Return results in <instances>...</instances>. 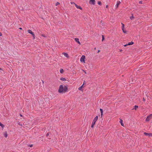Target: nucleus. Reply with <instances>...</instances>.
<instances>
[{
  "mask_svg": "<svg viewBox=\"0 0 152 152\" xmlns=\"http://www.w3.org/2000/svg\"><path fill=\"white\" fill-rule=\"evenodd\" d=\"M102 41H103V40L104 39V36L103 35H102Z\"/></svg>",
  "mask_w": 152,
  "mask_h": 152,
  "instance_id": "28",
  "label": "nucleus"
},
{
  "mask_svg": "<svg viewBox=\"0 0 152 152\" xmlns=\"http://www.w3.org/2000/svg\"><path fill=\"white\" fill-rule=\"evenodd\" d=\"M7 134L6 132H5L4 134V136L5 138H7Z\"/></svg>",
  "mask_w": 152,
  "mask_h": 152,
  "instance_id": "13",
  "label": "nucleus"
},
{
  "mask_svg": "<svg viewBox=\"0 0 152 152\" xmlns=\"http://www.w3.org/2000/svg\"><path fill=\"white\" fill-rule=\"evenodd\" d=\"M49 135V133H47L46 134V136L48 137Z\"/></svg>",
  "mask_w": 152,
  "mask_h": 152,
  "instance_id": "30",
  "label": "nucleus"
},
{
  "mask_svg": "<svg viewBox=\"0 0 152 152\" xmlns=\"http://www.w3.org/2000/svg\"><path fill=\"white\" fill-rule=\"evenodd\" d=\"M75 6L77 8L81 10H82V7H80V6H78V5H77L76 4H75Z\"/></svg>",
  "mask_w": 152,
  "mask_h": 152,
  "instance_id": "9",
  "label": "nucleus"
},
{
  "mask_svg": "<svg viewBox=\"0 0 152 152\" xmlns=\"http://www.w3.org/2000/svg\"><path fill=\"white\" fill-rule=\"evenodd\" d=\"M139 3L140 4H142V1H140L139 2Z\"/></svg>",
  "mask_w": 152,
  "mask_h": 152,
  "instance_id": "29",
  "label": "nucleus"
},
{
  "mask_svg": "<svg viewBox=\"0 0 152 152\" xmlns=\"http://www.w3.org/2000/svg\"><path fill=\"white\" fill-rule=\"evenodd\" d=\"M75 41L76 42H77L80 45V43L79 41V39L78 38H76L75 39Z\"/></svg>",
  "mask_w": 152,
  "mask_h": 152,
  "instance_id": "8",
  "label": "nucleus"
},
{
  "mask_svg": "<svg viewBox=\"0 0 152 152\" xmlns=\"http://www.w3.org/2000/svg\"><path fill=\"white\" fill-rule=\"evenodd\" d=\"M98 119V116H96L94 118L93 122L92 123L91 125V127L93 128L94 125H95V123L96 121Z\"/></svg>",
  "mask_w": 152,
  "mask_h": 152,
  "instance_id": "2",
  "label": "nucleus"
},
{
  "mask_svg": "<svg viewBox=\"0 0 152 152\" xmlns=\"http://www.w3.org/2000/svg\"><path fill=\"white\" fill-rule=\"evenodd\" d=\"M19 28V29H22V28Z\"/></svg>",
  "mask_w": 152,
  "mask_h": 152,
  "instance_id": "38",
  "label": "nucleus"
},
{
  "mask_svg": "<svg viewBox=\"0 0 152 152\" xmlns=\"http://www.w3.org/2000/svg\"><path fill=\"white\" fill-rule=\"evenodd\" d=\"M143 100L144 101H145V99L144 98H143Z\"/></svg>",
  "mask_w": 152,
  "mask_h": 152,
  "instance_id": "32",
  "label": "nucleus"
},
{
  "mask_svg": "<svg viewBox=\"0 0 152 152\" xmlns=\"http://www.w3.org/2000/svg\"><path fill=\"white\" fill-rule=\"evenodd\" d=\"M106 7L107 8L108 7V5H106Z\"/></svg>",
  "mask_w": 152,
  "mask_h": 152,
  "instance_id": "34",
  "label": "nucleus"
},
{
  "mask_svg": "<svg viewBox=\"0 0 152 152\" xmlns=\"http://www.w3.org/2000/svg\"><path fill=\"white\" fill-rule=\"evenodd\" d=\"M0 126H1L2 128L4 127V126L0 122Z\"/></svg>",
  "mask_w": 152,
  "mask_h": 152,
  "instance_id": "20",
  "label": "nucleus"
},
{
  "mask_svg": "<svg viewBox=\"0 0 152 152\" xmlns=\"http://www.w3.org/2000/svg\"><path fill=\"white\" fill-rule=\"evenodd\" d=\"M63 54L64 55V56L66 57L67 58H68L69 56L68 55V54L66 53H63Z\"/></svg>",
  "mask_w": 152,
  "mask_h": 152,
  "instance_id": "12",
  "label": "nucleus"
},
{
  "mask_svg": "<svg viewBox=\"0 0 152 152\" xmlns=\"http://www.w3.org/2000/svg\"><path fill=\"white\" fill-rule=\"evenodd\" d=\"M121 24L122 25V29L123 30L124 29V24L122 23H121Z\"/></svg>",
  "mask_w": 152,
  "mask_h": 152,
  "instance_id": "18",
  "label": "nucleus"
},
{
  "mask_svg": "<svg viewBox=\"0 0 152 152\" xmlns=\"http://www.w3.org/2000/svg\"><path fill=\"white\" fill-rule=\"evenodd\" d=\"M71 3L72 4H75V5L76 4L74 2H71Z\"/></svg>",
  "mask_w": 152,
  "mask_h": 152,
  "instance_id": "27",
  "label": "nucleus"
},
{
  "mask_svg": "<svg viewBox=\"0 0 152 152\" xmlns=\"http://www.w3.org/2000/svg\"><path fill=\"white\" fill-rule=\"evenodd\" d=\"M30 146L31 147H32L33 146V145L31 144V145Z\"/></svg>",
  "mask_w": 152,
  "mask_h": 152,
  "instance_id": "33",
  "label": "nucleus"
},
{
  "mask_svg": "<svg viewBox=\"0 0 152 152\" xmlns=\"http://www.w3.org/2000/svg\"><path fill=\"white\" fill-rule=\"evenodd\" d=\"M60 72L61 73H63V72H64V70L63 69H61L60 70Z\"/></svg>",
  "mask_w": 152,
  "mask_h": 152,
  "instance_id": "19",
  "label": "nucleus"
},
{
  "mask_svg": "<svg viewBox=\"0 0 152 152\" xmlns=\"http://www.w3.org/2000/svg\"><path fill=\"white\" fill-rule=\"evenodd\" d=\"M138 107V106L137 105H135L134 106V108L133 109H135L136 110V108Z\"/></svg>",
  "mask_w": 152,
  "mask_h": 152,
  "instance_id": "17",
  "label": "nucleus"
},
{
  "mask_svg": "<svg viewBox=\"0 0 152 152\" xmlns=\"http://www.w3.org/2000/svg\"><path fill=\"white\" fill-rule=\"evenodd\" d=\"M67 89V88L65 86L61 85L60 86L58 92L60 93H65Z\"/></svg>",
  "mask_w": 152,
  "mask_h": 152,
  "instance_id": "1",
  "label": "nucleus"
},
{
  "mask_svg": "<svg viewBox=\"0 0 152 152\" xmlns=\"http://www.w3.org/2000/svg\"><path fill=\"white\" fill-rule=\"evenodd\" d=\"M2 35L1 33L0 32V36H1Z\"/></svg>",
  "mask_w": 152,
  "mask_h": 152,
  "instance_id": "35",
  "label": "nucleus"
},
{
  "mask_svg": "<svg viewBox=\"0 0 152 152\" xmlns=\"http://www.w3.org/2000/svg\"><path fill=\"white\" fill-rule=\"evenodd\" d=\"M85 82V81H84V82Z\"/></svg>",
  "mask_w": 152,
  "mask_h": 152,
  "instance_id": "42",
  "label": "nucleus"
},
{
  "mask_svg": "<svg viewBox=\"0 0 152 152\" xmlns=\"http://www.w3.org/2000/svg\"><path fill=\"white\" fill-rule=\"evenodd\" d=\"M119 122L121 124L122 126H124V124L123 123V120L122 119H120Z\"/></svg>",
  "mask_w": 152,
  "mask_h": 152,
  "instance_id": "11",
  "label": "nucleus"
},
{
  "mask_svg": "<svg viewBox=\"0 0 152 152\" xmlns=\"http://www.w3.org/2000/svg\"><path fill=\"white\" fill-rule=\"evenodd\" d=\"M127 45H128V44L124 45V47H126V46H127Z\"/></svg>",
  "mask_w": 152,
  "mask_h": 152,
  "instance_id": "31",
  "label": "nucleus"
},
{
  "mask_svg": "<svg viewBox=\"0 0 152 152\" xmlns=\"http://www.w3.org/2000/svg\"><path fill=\"white\" fill-rule=\"evenodd\" d=\"M60 4L58 2H57L56 4V5L57 6L59 4Z\"/></svg>",
  "mask_w": 152,
  "mask_h": 152,
  "instance_id": "25",
  "label": "nucleus"
},
{
  "mask_svg": "<svg viewBox=\"0 0 152 152\" xmlns=\"http://www.w3.org/2000/svg\"><path fill=\"white\" fill-rule=\"evenodd\" d=\"M120 3H121V2L120 1H118L117 2L115 6V7L116 8H118Z\"/></svg>",
  "mask_w": 152,
  "mask_h": 152,
  "instance_id": "6",
  "label": "nucleus"
},
{
  "mask_svg": "<svg viewBox=\"0 0 152 152\" xmlns=\"http://www.w3.org/2000/svg\"><path fill=\"white\" fill-rule=\"evenodd\" d=\"M90 3L91 4L93 5H94L95 4V0H90Z\"/></svg>",
  "mask_w": 152,
  "mask_h": 152,
  "instance_id": "7",
  "label": "nucleus"
},
{
  "mask_svg": "<svg viewBox=\"0 0 152 152\" xmlns=\"http://www.w3.org/2000/svg\"><path fill=\"white\" fill-rule=\"evenodd\" d=\"M20 116L21 117H22V115L21 114H20Z\"/></svg>",
  "mask_w": 152,
  "mask_h": 152,
  "instance_id": "39",
  "label": "nucleus"
},
{
  "mask_svg": "<svg viewBox=\"0 0 152 152\" xmlns=\"http://www.w3.org/2000/svg\"><path fill=\"white\" fill-rule=\"evenodd\" d=\"M32 35L33 37H34V39H35V35L34 34H32Z\"/></svg>",
  "mask_w": 152,
  "mask_h": 152,
  "instance_id": "26",
  "label": "nucleus"
},
{
  "mask_svg": "<svg viewBox=\"0 0 152 152\" xmlns=\"http://www.w3.org/2000/svg\"><path fill=\"white\" fill-rule=\"evenodd\" d=\"M122 30V31H123V32L124 33H126V30H124V29H123V30Z\"/></svg>",
  "mask_w": 152,
  "mask_h": 152,
  "instance_id": "24",
  "label": "nucleus"
},
{
  "mask_svg": "<svg viewBox=\"0 0 152 152\" xmlns=\"http://www.w3.org/2000/svg\"><path fill=\"white\" fill-rule=\"evenodd\" d=\"M85 56L82 55L80 59V61L82 62H85Z\"/></svg>",
  "mask_w": 152,
  "mask_h": 152,
  "instance_id": "4",
  "label": "nucleus"
},
{
  "mask_svg": "<svg viewBox=\"0 0 152 152\" xmlns=\"http://www.w3.org/2000/svg\"><path fill=\"white\" fill-rule=\"evenodd\" d=\"M134 18V17L133 16V15H132V16H131L130 18V19L131 20H132Z\"/></svg>",
  "mask_w": 152,
  "mask_h": 152,
  "instance_id": "23",
  "label": "nucleus"
},
{
  "mask_svg": "<svg viewBox=\"0 0 152 152\" xmlns=\"http://www.w3.org/2000/svg\"><path fill=\"white\" fill-rule=\"evenodd\" d=\"M152 118V114H150L145 119V121H148L150 120Z\"/></svg>",
  "mask_w": 152,
  "mask_h": 152,
  "instance_id": "3",
  "label": "nucleus"
},
{
  "mask_svg": "<svg viewBox=\"0 0 152 152\" xmlns=\"http://www.w3.org/2000/svg\"><path fill=\"white\" fill-rule=\"evenodd\" d=\"M145 135L146 136H148L149 137L152 136V133H147L146 132L144 133Z\"/></svg>",
  "mask_w": 152,
  "mask_h": 152,
  "instance_id": "5",
  "label": "nucleus"
},
{
  "mask_svg": "<svg viewBox=\"0 0 152 152\" xmlns=\"http://www.w3.org/2000/svg\"><path fill=\"white\" fill-rule=\"evenodd\" d=\"M133 43H134V42H129L128 44V45H132L133 44Z\"/></svg>",
  "mask_w": 152,
  "mask_h": 152,
  "instance_id": "15",
  "label": "nucleus"
},
{
  "mask_svg": "<svg viewBox=\"0 0 152 152\" xmlns=\"http://www.w3.org/2000/svg\"><path fill=\"white\" fill-rule=\"evenodd\" d=\"M122 50H120V52H121V51H122Z\"/></svg>",
  "mask_w": 152,
  "mask_h": 152,
  "instance_id": "37",
  "label": "nucleus"
},
{
  "mask_svg": "<svg viewBox=\"0 0 152 152\" xmlns=\"http://www.w3.org/2000/svg\"><path fill=\"white\" fill-rule=\"evenodd\" d=\"M99 52H100V50H98V51L97 53H99Z\"/></svg>",
  "mask_w": 152,
  "mask_h": 152,
  "instance_id": "36",
  "label": "nucleus"
},
{
  "mask_svg": "<svg viewBox=\"0 0 152 152\" xmlns=\"http://www.w3.org/2000/svg\"><path fill=\"white\" fill-rule=\"evenodd\" d=\"M96 49V48H94V49H95H95Z\"/></svg>",
  "mask_w": 152,
  "mask_h": 152,
  "instance_id": "40",
  "label": "nucleus"
},
{
  "mask_svg": "<svg viewBox=\"0 0 152 152\" xmlns=\"http://www.w3.org/2000/svg\"><path fill=\"white\" fill-rule=\"evenodd\" d=\"M60 80H62V81H66V79L65 78H64V77H61V78Z\"/></svg>",
  "mask_w": 152,
  "mask_h": 152,
  "instance_id": "14",
  "label": "nucleus"
},
{
  "mask_svg": "<svg viewBox=\"0 0 152 152\" xmlns=\"http://www.w3.org/2000/svg\"><path fill=\"white\" fill-rule=\"evenodd\" d=\"M83 84L80 87L78 88V90H81V88L83 87Z\"/></svg>",
  "mask_w": 152,
  "mask_h": 152,
  "instance_id": "22",
  "label": "nucleus"
},
{
  "mask_svg": "<svg viewBox=\"0 0 152 152\" xmlns=\"http://www.w3.org/2000/svg\"><path fill=\"white\" fill-rule=\"evenodd\" d=\"M100 111L101 112V116H102L103 114V110L102 109H100Z\"/></svg>",
  "mask_w": 152,
  "mask_h": 152,
  "instance_id": "16",
  "label": "nucleus"
},
{
  "mask_svg": "<svg viewBox=\"0 0 152 152\" xmlns=\"http://www.w3.org/2000/svg\"><path fill=\"white\" fill-rule=\"evenodd\" d=\"M1 70V68H0V70Z\"/></svg>",
  "mask_w": 152,
  "mask_h": 152,
  "instance_id": "41",
  "label": "nucleus"
},
{
  "mask_svg": "<svg viewBox=\"0 0 152 152\" xmlns=\"http://www.w3.org/2000/svg\"><path fill=\"white\" fill-rule=\"evenodd\" d=\"M28 32L29 34H30L31 35L33 34L34 32H33L31 30H28Z\"/></svg>",
  "mask_w": 152,
  "mask_h": 152,
  "instance_id": "10",
  "label": "nucleus"
},
{
  "mask_svg": "<svg viewBox=\"0 0 152 152\" xmlns=\"http://www.w3.org/2000/svg\"><path fill=\"white\" fill-rule=\"evenodd\" d=\"M97 3H98V4L99 5H101L102 4H101V1H98Z\"/></svg>",
  "mask_w": 152,
  "mask_h": 152,
  "instance_id": "21",
  "label": "nucleus"
}]
</instances>
